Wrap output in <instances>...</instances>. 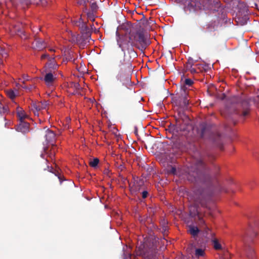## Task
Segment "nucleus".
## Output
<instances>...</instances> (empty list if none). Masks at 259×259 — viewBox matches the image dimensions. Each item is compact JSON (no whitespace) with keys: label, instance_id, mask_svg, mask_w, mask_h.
Instances as JSON below:
<instances>
[{"label":"nucleus","instance_id":"1","mask_svg":"<svg viewBox=\"0 0 259 259\" xmlns=\"http://www.w3.org/2000/svg\"><path fill=\"white\" fill-rule=\"evenodd\" d=\"M129 39L132 45L141 50L145 49L150 44L148 34L143 29H139L136 33L131 32Z\"/></svg>","mask_w":259,"mask_h":259},{"label":"nucleus","instance_id":"2","mask_svg":"<svg viewBox=\"0 0 259 259\" xmlns=\"http://www.w3.org/2000/svg\"><path fill=\"white\" fill-rule=\"evenodd\" d=\"M86 19L85 16L81 15L78 20L73 21L74 24L80 30L83 39H88L91 36V30L87 25Z\"/></svg>","mask_w":259,"mask_h":259},{"label":"nucleus","instance_id":"3","mask_svg":"<svg viewBox=\"0 0 259 259\" xmlns=\"http://www.w3.org/2000/svg\"><path fill=\"white\" fill-rule=\"evenodd\" d=\"M57 149V145H47L44 148V152L41 153V156L46 159L47 161L53 162L56 166L55 157Z\"/></svg>","mask_w":259,"mask_h":259},{"label":"nucleus","instance_id":"4","mask_svg":"<svg viewBox=\"0 0 259 259\" xmlns=\"http://www.w3.org/2000/svg\"><path fill=\"white\" fill-rule=\"evenodd\" d=\"M209 197L204 192L200 193L196 195L195 198V204L198 205L200 204L201 206L207 207V203L208 201Z\"/></svg>","mask_w":259,"mask_h":259},{"label":"nucleus","instance_id":"5","mask_svg":"<svg viewBox=\"0 0 259 259\" xmlns=\"http://www.w3.org/2000/svg\"><path fill=\"white\" fill-rule=\"evenodd\" d=\"M44 80L46 85L49 87H53L56 80V75L52 72H46Z\"/></svg>","mask_w":259,"mask_h":259},{"label":"nucleus","instance_id":"6","mask_svg":"<svg viewBox=\"0 0 259 259\" xmlns=\"http://www.w3.org/2000/svg\"><path fill=\"white\" fill-rule=\"evenodd\" d=\"M45 138L47 145H57L55 144L57 141L56 136L52 131L49 130L47 131Z\"/></svg>","mask_w":259,"mask_h":259},{"label":"nucleus","instance_id":"7","mask_svg":"<svg viewBox=\"0 0 259 259\" xmlns=\"http://www.w3.org/2000/svg\"><path fill=\"white\" fill-rule=\"evenodd\" d=\"M54 59L55 56H54V55H53V56H50L47 53L42 54L40 57L41 61L48 60V62L47 63V65L48 66L56 69L57 65L55 64Z\"/></svg>","mask_w":259,"mask_h":259},{"label":"nucleus","instance_id":"8","mask_svg":"<svg viewBox=\"0 0 259 259\" xmlns=\"http://www.w3.org/2000/svg\"><path fill=\"white\" fill-rule=\"evenodd\" d=\"M246 255L249 259H256V255L254 248L249 247L246 251ZM230 254L226 252L221 259H229Z\"/></svg>","mask_w":259,"mask_h":259},{"label":"nucleus","instance_id":"9","mask_svg":"<svg viewBox=\"0 0 259 259\" xmlns=\"http://www.w3.org/2000/svg\"><path fill=\"white\" fill-rule=\"evenodd\" d=\"M16 114L19 121H25L26 119H29L28 115L26 114L25 111L21 107L17 108Z\"/></svg>","mask_w":259,"mask_h":259},{"label":"nucleus","instance_id":"10","mask_svg":"<svg viewBox=\"0 0 259 259\" xmlns=\"http://www.w3.org/2000/svg\"><path fill=\"white\" fill-rule=\"evenodd\" d=\"M46 105L41 102H35L31 104V109L35 115L39 116L38 111L45 108Z\"/></svg>","mask_w":259,"mask_h":259},{"label":"nucleus","instance_id":"11","mask_svg":"<svg viewBox=\"0 0 259 259\" xmlns=\"http://www.w3.org/2000/svg\"><path fill=\"white\" fill-rule=\"evenodd\" d=\"M35 47L38 50H42L45 48H49V50L51 52H55L56 51L50 47V45L49 44H47L43 40H36L34 42Z\"/></svg>","mask_w":259,"mask_h":259},{"label":"nucleus","instance_id":"12","mask_svg":"<svg viewBox=\"0 0 259 259\" xmlns=\"http://www.w3.org/2000/svg\"><path fill=\"white\" fill-rule=\"evenodd\" d=\"M29 124L25 121H19V124L17 125L16 130L22 133H26L29 131Z\"/></svg>","mask_w":259,"mask_h":259},{"label":"nucleus","instance_id":"13","mask_svg":"<svg viewBox=\"0 0 259 259\" xmlns=\"http://www.w3.org/2000/svg\"><path fill=\"white\" fill-rule=\"evenodd\" d=\"M247 12H246L245 14L244 15L243 17L241 18L240 12L237 14L236 17L235 18V20L236 22L241 25H243L245 24L247 22V20L248 19L247 16L246 15Z\"/></svg>","mask_w":259,"mask_h":259},{"label":"nucleus","instance_id":"14","mask_svg":"<svg viewBox=\"0 0 259 259\" xmlns=\"http://www.w3.org/2000/svg\"><path fill=\"white\" fill-rule=\"evenodd\" d=\"M48 170L53 174H54L56 176L58 177V179H59L60 183H61L64 180H65V179L64 178V177L61 175V173L60 172L59 170L56 168H54L52 166L51 167L48 166Z\"/></svg>","mask_w":259,"mask_h":259},{"label":"nucleus","instance_id":"15","mask_svg":"<svg viewBox=\"0 0 259 259\" xmlns=\"http://www.w3.org/2000/svg\"><path fill=\"white\" fill-rule=\"evenodd\" d=\"M5 92L7 96L11 99H14L17 96V94L11 89L7 90Z\"/></svg>","mask_w":259,"mask_h":259},{"label":"nucleus","instance_id":"16","mask_svg":"<svg viewBox=\"0 0 259 259\" xmlns=\"http://www.w3.org/2000/svg\"><path fill=\"white\" fill-rule=\"evenodd\" d=\"M9 108L8 106L4 105L0 103V114H5L8 112Z\"/></svg>","mask_w":259,"mask_h":259},{"label":"nucleus","instance_id":"17","mask_svg":"<svg viewBox=\"0 0 259 259\" xmlns=\"http://www.w3.org/2000/svg\"><path fill=\"white\" fill-rule=\"evenodd\" d=\"M188 231L192 235L195 236L198 234L199 230L197 227L190 226Z\"/></svg>","mask_w":259,"mask_h":259},{"label":"nucleus","instance_id":"18","mask_svg":"<svg viewBox=\"0 0 259 259\" xmlns=\"http://www.w3.org/2000/svg\"><path fill=\"white\" fill-rule=\"evenodd\" d=\"M88 3H89L90 5L92 11H96L97 9V5L96 3L95 2V1L94 0H91L90 2L88 1L87 3H85L86 6L88 5Z\"/></svg>","mask_w":259,"mask_h":259},{"label":"nucleus","instance_id":"19","mask_svg":"<svg viewBox=\"0 0 259 259\" xmlns=\"http://www.w3.org/2000/svg\"><path fill=\"white\" fill-rule=\"evenodd\" d=\"M99 160L98 158H94L90 162L91 166L95 167L99 163Z\"/></svg>","mask_w":259,"mask_h":259},{"label":"nucleus","instance_id":"20","mask_svg":"<svg viewBox=\"0 0 259 259\" xmlns=\"http://www.w3.org/2000/svg\"><path fill=\"white\" fill-rule=\"evenodd\" d=\"M204 253V250L202 249H197L195 250V255L197 257L203 256Z\"/></svg>","mask_w":259,"mask_h":259},{"label":"nucleus","instance_id":"21","mask_svg":"<svg viewBox=\"0 0 259 259\" xmlns=\"http://www.w3.org/2000/svg\"><path fill=\"white\" fill-rule=\"evenodd\" d=\"M42 0H26V4L28 5L29 4H38L39 2H41Z\"/></svg>","mask_w":259,"mask_h":259},{"label":"nucleus","instance_id":"22","mask_svg":"<svg viewBox=\"0 0 259 259\" xmlns=\"http://www.w3.org/2000/svg\"><path fill=\"white\" fill-rule=\"evenodd\" d=\"M193 81L190 78L185 79L184 81V84L189 87L191 86L193 84Z\"/></svg>","mask_w":259,"mask_h":259},{"label":"nucleus","instance_id":"23","mask_svg":"<svg viewBox=\"0 0 259 259\" xmlns=\"http://www.w3.org/2000/svg\"><path fill=\"white\" fill-rule=\"evenodd\" d=\"M189 104V100L187 98L183 99V103L181 105L183 107H186Z\"/></svg>","mask_w":259,"mask_h":259},{"label":"nucleus","instance_id":"24","mask_svg":"<svg viewBox=\"0 0 259 259\" xmlns=\"http://www.w3.org/2000/svg\"><path fill=\"white\" fill-rule=\"evenodd\" d=\"M214 247L215 249L219 250L222 248L221 245L220 243L217 240L214 241Z\"/></svg>","mask_w":259,"mask_h":259},{"label":"nucleus","instance_id":"25","mask_svg":"<svg viewBox=\"0 0 259 259\" xmlns=\"http://www.w3.org/2000/svg\"><path fill=\"white\" fill-rule=\"evenodd\" d=\"M249 112V110L248 108L245 109L242 111V116L245 117L246 116H247Z\"/></svg>","mask_w":259,"mask_h":259},{"label":"nucleus","instance_id":"26","mask_svg":"<svg viewBox=\"0 0 259 259\" xmlns=\"http://www.w3.org/2000/svg\"><path fill=\"white\" fill-rule=\"evenodd\" d=\"M148 192L147 191H144L142 192V197L145 198L147 197Z\"/></svg>","mask_w":259,"mask_h":259},{"label":"nucleus","instance_id":"27","mask_svg":"<svg viewBox=\"0 0 259 259\" xmlns=\"http://www.w3.org/2000/svg\"><path fill=\"white\" fill-rule=\"evenodd\" d=\"M190 70L191 72L192 73L196 72L195 69L194 68L192 67H191V68H190Z\"/></svg>","mask_w":259,"mask_h":259},{"label":"nucleus","instance_id":"28","mask_svg":"<svg viewBox=\"0 0 259 259\" xmlns=\"http://www.w3.org/2000/svg\"><path fill=\"white\" fill-rule=\"evenodd\" d=\"M119 47H120V48H121V49H122L123 51V50H125V47H123L122 45H121V44H120V45H119Z\"/></svg>","mask_w":259,"mask_h":259},{"label":"nucleus","instance_id":"29","mask_svg":"<svg viewBox=\"0 0 259 259\" xmlns=\"http://www.w3.org/2000/svg\"><path fill=\"white\" fill-rule=\"evenodd\" d=\"M88 18L91 20H92V21H94V19H93L91 17H90L89 15H88Z\"/></svg>","mask_w":259,"mask_h":259},{"label":"nucleus","instance_id":"30","mask_svg":"<svg viewBox=\"0 0 259 259\" xmlns=\"http://www.w3.org/2000/svg\"><path fill=\"white\" fill-rule=\"evenodd\" d=\"M199 163H200V164H202V161L201 160H200V161H199Z\"/></svg>","mask_w":259,"mask_h":259},{"label":"nucleus","instance_id":"31","mask_svg":"<svg viewBox=\"0 0 259 259\" xmlns=\"http://www.w3.org/2000/svg\"><path fill=\"white\" fill-rule=\"evenodd\" d=\"M198 212V210H196V212H194L193 214L195 215L196 213H197Z\"/></svg>","mask_w":259,"mask_h":259},{"label":"nucleus","instance_id":"32","mask_svg":"<svg viewBox=\"0 0 259 259\" xmlns=\"http://www.w3.org/2000/svg\"><path fill=\"white\" fill-rule=\"evenodd\" d=\"M188 67H189V65H188V64H187V66H186V68L188 69Z\"/></svg>","mask_w":259,"mask_h":259}]
</instances>
